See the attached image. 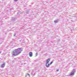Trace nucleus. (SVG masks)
Wrapping results in <instances>:
<instances>
[{
	"instance_id": "f257e3e1",
	"label": "nucleus",
	"mask_w": 77,
	"mask_h": 77,
	"mask_svg": "<svg viewBox=\"0 0 77 77\" xmlns=\"http://www.w3.org/2000/svg\"><path fill=\"white\" fill-rule=\"evenodd\" d=\"M23 49L22 48H18L13 51L12 54L13 56H17L18 54H20L21 51H23Z\"/></svg>"
},
{
	"instance_id": "f03ea898",
	"label": "nucleus",
	"mask_w": 77,
	"mask_h": 77,
	"mask_svg": "<svg viewBox=\"0 0 77 77\" xmlns=\"http://www.w3.org/2000/svg\"><path fill=\"white\" fill-rule=\"evenodd\" d=\"M50 58H48L47 60L46 63V67H49V66H50V64H48V65H47V64L48 63H49V62H50Z\"/></svg>"
},
{
	"instance_id": "7ed1b4c3",
	"label": "nucleus",
	"mask_w": 77,
	"mask_h": 77,
	"mask_svg": "<svg viewBox=\"0 0 77 77\" xmlns=\"http://www.w3.org/2000/svg\"><path fill=\"white\" fill-rule=\"evenodd\" d=\"M75 72V69H73L72 70V71L71 72L70 74V75H71V76H72V75H74V74Z\"/></svg>"
},
{
	"instance_id": "20e7f679",
	"label": "nucleus",
	"mask_w": 77,
	"mask_h": 77,
	"mask_svg": "<svg viewBox=\"0 0 77 77\" xmlns=\"http://www.w3.org/2000/svg\"><path fill=\"white\" fill-rule=\"evenodd\" d=\"M5 66V63H4L1 66V68H4Z\"/></svg>"
},
{
	"instance_id": "39448f33",
	"label": "nucleus",
	"mask_w": 77,
	"mask_h": 77,
	"mask_svg": "<svg viewBox=\"0 0 77 77\" xmlns=\"http://www.w3.org/2000/svg\"><path fill=\"white\" fill-rule=\"evenodd\" d=\"M25 77H30V74L29 73H28L25 75Z\"/></svg>"
},
{
	"instance_id": "423d86ee",
	"label": "nucleus",
	"mask_w": 77,
	"mask_h": 77,
	"mask_svg": "<svg viewBox=\"0 0 77 77\" xmlns=\"http://www.w3.org/2000/svg\"><path fill=\"white\" fill-rule=\"evenodd\" d=\"M29 55L30 57H32V52H30L29 53Z\"/></svg>"
},
{
	"instance_id": "0eeeda50",
	"label": "nucleus",
	"mask_w": 77,
	"mask_h": 77,
	"mask_svg": "<svg viewBox=\"0 0 77 77\" xmlns=\"http://www.w3.org/2000/svg\"><path fill=\"white\" fill-rule=\"evenodd\" d=\"M12 20H13V21H14L16 20V18H14V17H13L12 18Z\"/></svg>"
},
{
	"instance_id": "6e6552de",
	"label": "nucleus",
	"mask_w": 77,
	"mask_h": 77,
	"mask_svg": "<svg viewBox=\"0 0 77 77\" xmlns=\"http://www.w3.org/2000/svg\"><path fill=\"white\" fill-rule=\"evenodd\" d=\"M58 22V21L57 20H55L54 21V23H57Z\"/></svg>"
},
{
	"instance_id": "1a4fd4ad",
	"label": "nucleus",
	"mask_w": 77,
	"mask_h": 77,
	"mask_svg": "<svg viewBox=\"0 0 77 77\" xmlns=\"http://www.w3.org/2000/svg\"><path fill=\"white\" fill-rule=\"evenodd\" d=\"M0 40L1 41H3L4 40V39H3V38H1L0 39Z\"/></svg>"
},
{
	"instance_id": "9d476101",
	"label": "nucleus",
	"mask_w": 77,
	"mask_h": 77,
	"mask_svg": "<svg viewBox=\"0 0 77 77\" xmlns=\"http://www.w3.org/2000/svg\"><path fill=\"white\" fill-rule=\"evenodd\" d=\"M25 12L26 14H28L29 13V11H26Z\"/></svg>"
},
{
	"instance_id": "9b49d317",
	"label": "nucleus",
	"mask_w": 77,
	"mask_h": 77,
	"mask_svg": "<svg viewBox=\"0 0 77 77\" xmlns=\"http://www.w3.org/2000/svg\"><path fill=\"white\" fill-rule=\"evenodd\" d=\"M38 53L37 52V53H36V56H38Z\"/></svg>"
},
{
	"instance_id": "f8f14e48",
	"label": "nucleus",
	"mask_w": 77,
	"mask_h": 77,
	"mask_svg": "<svg viewBox=\"0 0 77 77\" xmlns=\"http://www.w3.org/2000/svg\"><path fill=\"white\" fill-rule=\"evenodd\" d=\"M53 61H52L51 62L50 65L51 64H52V63H53Z\"/></svg>"
},
{
	"instance_id": "ddd939ff",
	"label": "nucleus",
	"mask_w": 77,
	"mask_h": 77,
	"mask_svg": "<svg viewBox=\"0 0 77 77\" xmlns=\"http://www.w3.org/2000/svg\"><path fill=\"white\" fill-rule=\"evenodd\" d=\"M35 74H33V73H32L31 75H35Z\"/></svg>"
},
{
	"instance_id": "4468645a",
	"label": "nucleus",
	"mask_w": 77,
	"mask_h": 77,
	"mask_svg": "<svg viewBox=\"0 0 77 77\" xmlns=\"http://www.w3.org/2000/svg\"><path fill=\"white\" fill-rule=\"evenodd\" d=\"M15 35H16V34L15 33L14 34V36H15Z\"/></svg>"
},
{
	"instance_id": "2eb2a0df",
	"label": "nucleus",
	"mask_w": 77,
	"mask_h": 77,
	"mask_svg": "<svg viewBox=\"0 0 77 77\" xmlns=\"http://www.w3.org/2000/svg\"><path fill=\"white\" fill-rule=\"evenodd\" d=\"M18 0H14V1H15V2H17V1H18Z\"/></svg>"
},
{
	"instance_id": "dca6fc26",
	"label": "nucleus",
	"mask_w": 77,
	"mask_h": 77,
	"mask_svg": "<svg viewBox=\"0 0 77 77\" xmlns=\"http://www.w3.org/2000/svg\"><path fill=\"white\" fill-rule=\"evenodd\" d=\"M57 72H58V71H59V69H57Z\"/></svg>"
},
{
	"instance_id": "f3484780",
	"label": "nucleus",
	"mask_w": 77,
	"mask_h": 77,
	"mask_svg": "<svg viewBox=\"0 0 77 77\" xmlns=\"http://www.w3.org/2000/svg\"><path fill=\"white\" fill-rule=\"evenodd\" d=\"M17 15H19V13H17Z\"/></svg>"
},
{
	"instance_id": "a211bd4d",
	"label": "nucleus",
	"mask_w": 77,
	"mask_h": 77,
	"mask_svg": "<svg viewBox=\"0 0 77 77\" xmlns=\"http://www.w3.org/2000/svg\"><path fill=\"white\" fill-rule=\"evenodd\" d=\"M47 65H48V63Z\"/></svg>"
},
{
	"instance_id": "6ab92c4d",
	"label": "nucleus",
	"mask_w": 77,
	"mask_h": 77,
	"mask_svg": "<svg viewBox=\"0 0 77 77\" xmlns=\"http://www.w3.org/2000/svg\"><path fill=\"white\" fill-rule=\"evenodd\" d=\"M20 42H21V40H20Z\"/></svg>"
}]
</instances>
